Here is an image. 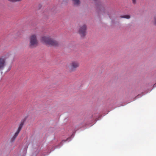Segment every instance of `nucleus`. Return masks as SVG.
<instances>
[{
  "instance_id": "obj_1",
  "label": "nucleus",
  "mask_w": 156,
  "mask_h": 156,
  "mask_svg": "<svg viewBox=\"0 0 156 156\" xmlns=\"http://www.w3.org/2000/svg\"><path fill=\"white\" fill-rule=\"evenodd\" d=\"M41 41L46 45L53 46H58L59 45V42L51 38L48 36H43L41 37Z\"/></svg>"
},
{
  "instance_id": "obj_2",
  "label": "nucleus",
  "mask_w": 156,
  "mask_h": 156,
  "mask_svg": "<svg viewBox=\"0 0 156 156\" xmlns=\"http://www.w3.org/2000/svg\"><path fill=\"white\" fill-rule=\"evenodd\" d=\"M38 41L36 34L31 35L29 37V46L31 48L36 47L38 45Z\"/></svg>"
},
{
  "instance_id": "obj_3",
  "label": "nucleus",
  "mask_w": 156,
  "mask_h": 156,
  "mask_svg": "<svg viewBox=\"0 0 156 156\" xmlns=\"http://www.w3.org/2000/svg\"><path fill=\"white\" fill-rule=\"evenodd\" d=\"M80 66V63L78 61H73L70 63L69 69L71 72H73L76 70Z\"/></svg>"
},
{
  "instance_id": "obj_4",
  "label": "nucleus",
  "mask_w": 156,
  "mask_h": 156,
  "mask_svg": "<svg viewBox=\"0 0 156 156\" xmlns=\"http://www.w3.org/2000/svg\"><path fill=\"white\" fill-rule=\"evenodd\" d=\"M87 26L86 25L83 24L80 27L79 30V34L81 37H84L86 34Z\"/></svg>"
},
{
  "instance_id": "obj_5",
  "label": "nucleus",
  "mask_w": 156,
  "mask_h": 156,
  "mask_svg": "<svg viewBox=\"0 0 156 156\" xmlns=\"http://www.w3.org/2000/svg\"><path fill=\"white\" fill-rule=\"evenodd\" d=\"M5 65V59L4 57L0 58V70L3 69Z\"/></svg>"
},
{
  "instance_id": "obj_6",
  "label": "nucleus",
  "mask_w": 156,
  "mask_h": 156,
  "mask_svg": "<svg viewBox=\"0 0 156 156\" xmlns=\"http://www.w3.org/2000/svg\"><path fill=\"white\" fill-rule=\"evenodd\" d=\"M23 124H24L23 122H21L20 124V125L19 126L17 130L20 132V130H21Z\"/></svg>"
},
{
  "instance_id": "obj_7",
  "label": "nucleus",
  "mask_w": 156,
  "mask_h": 156,
  "mask_svg": "<svg viewBox=\"0 0 156 156\" xmlns=\"http://www.w3.org/2000/svg\"><path fill=\"white\" fill-rule=\"evenodd\" d=\"M73 2L74 5H78L80 4V1L79 0H72Z\"/></svg>"
},
{
  "instance_id": "obj_8",
  "label": "nucleus",
  "mask_w": 156,
  "mask_h": 156,
  "mask_svg": "<svg viewBox=\"0 0 156 156\" xmlns=\"http://www.w3.org/2000/svg\"><path fill=\"white\" fill-rule=\"evenodd\" d=\"M121 18H124L127 19H129L130 18V16L129 15H124L120 16Z\"/></svg>"
},
{
  "instance_id": "obj_9",
  "label": "nucleus",
  "mask_w": 156,
  "mask_h": 156,
  "mask_svg": "<svg viewBox=\"0 0 156 156\" xmlns=\"http://www.w3.org/2000/svg\"><path fill=\"white\" fill-rule=\"evenodd\" d=\"M20 132L17 130V131L16 132L14 136L16 138V137L18 136L19 133Z\"/></svg>"
},
{
  "instance_id": "obj_10",
  "label": "nucleus",
  "mask_w": 156,
  "mask_h": 156,
  "mask_svg": "<svg viewBox=\"0 0 156 156\" xmlns=\"http://www.w3.org/2000/svg\"><path fill=\"white\" fill-rule=\"evenodd\" d=\"M153 22L154 25H156V16L154 17Z\"/></svg>"
},
{
  "instance_id": "obj_11",
  "label": "nucleus",
  "mask_w": 156,
  "mask_h": 156,
  "mask_svg": "<svg viewBox=\"0 0 156 156\" xmlns=\"http://www.w3.org/2000/svg\"><path fill=\"white\" fill-rule=\"evenodd\" d=\"M16 138V137L14 136L11 139V142H13L15 140Z\"/></svg>"
},
{
  "instance_id": "obj_12",
  "label": "nucleus",
  "mask_w": 156,
  "mask_h": 156,
  "mask_svg": "<svg viewBox=\"0 0 156 156\" xmlns=\"http://www.w3.org/2000/svg\"><path fill=\"white\" fill-rule=\"evenodd\" d=\"M132 0V2L134 4H135L136 3V0Z\"/></svg>"
},
{
  "instance_id": "obj_13",
  "label": "nucleus",
  "mask_w": 156,
  "mask_h": 156,
  "mask_svg": "<svg viewBox=\"0 0 156 156\" xmlns=\"http://www.w3.org/2000/svg\"><path fill=\"white\" fill-rule=\"evenodd\" d=\"M66 141V140H62V142H63V141Z\"/></svg>"
}]
</instances>
